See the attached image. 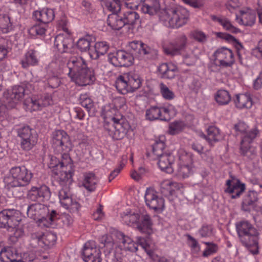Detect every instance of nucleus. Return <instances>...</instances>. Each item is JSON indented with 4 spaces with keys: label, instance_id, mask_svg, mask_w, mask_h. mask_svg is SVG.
Masks as SVG:
<instances>
[{
    "label": "nucleus",
    "instance_id": "40",
    "mask_svg": "<svg viewBox=\"0 0 262 262\" xmlns=\"http://www.w3.org/2000/svg\"><path fill=\"white\" fill-rule=\"evenodd\" d=\"M57 237L55 234L52 233H48L46 234L43 233L41 248L44 250H48L53 247L56 242Z\"/></svg>",
    "mask_w": 262,
    "mask_h": 262
},
{
    "label": "nucleus",
    "instance_id": "22",
    "mask_svg": "<svg viewBox=\"0 0 262 262\" xmlns=\"http://www.w3.org/2000/svg\"><path fill=\"white\" fill-rule=\"evenodd\" d=\"M152 222L150 216L147 214H142L140 216L137 228L142 233L145 234L146 238L151 234L152 231Z\"/></svg>",
    "mask_w": 262,
    "mask_h": 262
},
{
    "label": "nucleus",
    "instance_id": "63",
    "mask_svg": "<svg viewBox=\"0 0 262 262\" xmlns=\"http://www.w3.org/2000/svg\"><path fill=\"white\" fill-rule=\"evenodd\" d=\"M143 52L142 55H146V58L150 59H155L157 57V51L151 49L146 45L143 49Z\"/></svg>",
    "mask_w": 262,
    "mask_h": 262
},
{
    "label": "nucleus",
    "instance_id": "32",
    "mask_svg": "<svg viewBox=\"0 0 262 262\" xmlns=\"http://www.w3.org/2000/svg\"><path fill=\"white\" fill-rule=\"evenodd\" d=\"M107 23L113 30H119L125 26L122 16L119 15L117 13H112L108 15Z\"/></svg>",
    "mask_w": 262,
    "mask_h": 262
},
{
    "label": "nucleus",
    "instance_id": "42",
    "mask_svg": "<svg viewBox=\"0 0 262 262\" xmlns=\"http://www.w3.org/2000/svg\"><path fill=\"white\" fill-rule=\"evenodd\" d=\"M213 56L215 60H226L233 58V54L231 50L223 47L217 50Z\"/></svg>",
    "mask_w": 262,
    "mask_h": 262
},
{
    "label": "nucleus",
    "instance_id": "45",
    "mask_svg": "<svg viewBox=\"0 0 262 262\" xmlns=\"http://www.w3.org/2000/svg\"><path fill=\"white\" fill-rule=\"evenodd\" d=\"M79 103L89 113H94V104L93 100L86 94H81L79 97Z\"/></svg>",
    "mask_w": 262,
    "mask_h": 262
},
{
    "label": "nucleus",
    "instance_id": "5",
    "mask_svg": "<svg viewBox=\"0 0 262 262\" xmlns=\"http://www.w3.org/2000/svg\"><path fill=\"white\" fill-rule=\"evenodd\" d=\"M189 16V11L184 8L166 7L161 12L160 19L166 26L179 28L187 23Z\"/></svg>",
    "mask_w": 262,
    "mask_h": 262
},
{
    "label": "nucleus",
    "instance_id": "55",
    "mask_svg": "<svg viewBox=\"0 0 262 262\" xmlns=\"http://www.w3.org/2000/svg\"><path fill=\"white\" fill-rule=\"evenodd\" d=\"M160 92L163 98L166 100H172L174 97V94L172 91L164 83L160 84Z\"/></svg>",
    "mask_w": 262,
    "mask_h": 262
},
{
    "label": "nucleus",
    "instance_id": "7",
    "mask_svg": "<svg viewBox=\"0 0 262 262\" xmlns=\"http://www.w3.org/2000/svg\"><path fill=\"white\" fill-rule=\"evenodd\" d=\"M112 123L105 122L104 125L105 130L114 140H121L126 135L129 124L122 118L119 119L115 117L111 118Z\"/></svg>",
    "mask_w": 262,
    "mask_h": 262
},
{
    "label": "nucleus",
    "instance_id": "64",
    "mask_svg": "<svg viewBox=\"0 0 262 262\" xmlns=\"http://www.w3.org/2000/svg\"><path fill=\"white\" fill-rule=\"evenodd\" d=\"M190 36L193 39L200 42H204L206 40V36L202 31H194L191 32Z\"/></svg>",
    "mask_w": 262,
    "mask_h": 262
},
{
    "label": "nucleus",
    "instance_id": "25",
    "mask_svg": "<svg viewBox=\"0 0 262 262\" xmlns=\"http://www.w3.org/2000/svg\"><path fill=\"white\" fill-rule=\"evenodd\" d=\"M33 16L36 21L46 25L54 19L55 14L52 9L43 8L41 10L34 11Z\"/></svg>",
    "mask_w": 262,
    "mask_h": 262
},
{
    "label": "nucleus",
    "instance_id": "1",
    "mask_svg": "<svg viewBox=\"0 0 262 262\" xmlns=\"http://www.w3.org/2000/svg\"><path fill=\"white\" fill-rule=\"evenodd\" d=\"M67 65L69 70L68 76L77 85H90L96 80L94 70L88 67L85 60L82 57H72Z\"/></svg>",
    "mask_w": 262,
    "mask_h": 262
},
{
    "label": "nucleus",
    "instance_id": "31",
    "mask_svg": "<svg viewBox=\"0 0 262 262\" xmlns=\"http://www.w3.org/2000/svg\"><path fill=\"white\" fill-rule=\"evenodd\" d=\"M207 135L202 133L200 136L205 139L210 144L219 141L222 138L219 129L215 126H209L207 130Z\"/></svg>",
    "mask_w": 262,
    "mask_h": 262
},
{
    "label": "nucleus",
    "instance_id": "56",
    "mask_svg": "<svg viewBox=\"0 0 262 262\" xmlns=\"http://www.w3.org/2000/svg\"><path fill=\"white\" fill-rule=\"evenodd\" d=\"M193 162L192 156L190 154L183 152L179 156V165H192Z\"/></svg>",
    "mask_w": 262,
    "mask_h": 262
},
{
    "label": "nucleus",
    "instance_id": "61",
    "mask_svg": "<svg viewBox=\"0 0 262 262\" xmlns=\"http://www.w3.org/2000/svg\"><path fill=\"white\" fill-rule=\"evenodd\" d=\"M213 228L211 225H204L199 230V233L202 237H208L212 235Z\"/></svg>",
    "mask_w": 262,
    "mask_h": 262
},
{
    "label": "nucleus",
    "instance_id": "24",
    "mask_svg": "<svg viewBox=\"0 0 262 262\" xmlns=\"http://www.w3.org/2000/svg\"><path fill=\"white\" fill-rule=\"evenodd\" d=\"M158 72L161 78L171 79L178 72V67L171 63H163L158 67Z\"/></svg>",
    "mask_w": 262,
    "mask_h": 262
},
{
    "label": "nucleus",
    "instance_id": "46",
    "mask_svg": "<svg viewBox=\"0 0 262 262\" xmlns=\"http://www.w3.org/2000/svg\"><path fill=\"white\" fill-rule=\"evenodd\" d=\"M211 17L212 20L219 23L226 30L233 33H237L238 31V29L234 27L227 18L217 17L215 15H211Z\"/></svg>",
    "mask_w": 262,
    "mask_h": 262
},
{
    "label": "nucleus",
    "instance_id": "2",
    "mask_svg": "<svg viewBox=\"0 0 262 262\" xmlns=\"http://www.w3.org/2000/svg\"><path fill=\"white\" fill-rule=\"evenodd\" d=\"M236 231L242 244L249 249L253 254L258 252L259 233L258 230L248 221L241 220L235 224Z\"/></svg>",
    "mask_w": 262,
    "mask_h": 262
},
{
    "label": "nucleus",
    "instance_id": "62",
    "mask_svg": "<svg viewBox=\"0 0 262 262\" xmlns=\"http://www.w3.org/2000/svg\"><path fill=\"white\" fill-rule=\"evenodd\" d=\"M140 216L138 213H132L126 214L123 216V220L124 222L127 225H130L133 224H137L140 219Z\"/></svg>",
    "mask_w": 262,
    "mask_h": 262
},
{
    "label": "nucleus",
    "instance_id": "18",
    "mask_svg": "<svg viewBox=\"0 0 262 262\" xmlns=\"http://www.w3.org/2000/svg\"><path fill=\"white\" fill-rule=\"evenodd\" d=\"M226 188L224 191L231 194V198L233 199L239 198L245 191L246 185L239 179L231 177V179L226 181Z\"/></svg>",
    "mask_w": 262,
    "mask_h": 262
},
{
    "label": "nucleus",
    "instance_id": "21",
    "mask_svg": "<svg viewBox=\"0 0 262 262\" xmlns=\"http://www.w3.org/2000/svg\"><path fill=\"white\" fill-rule=\"evenodd\" d=\"M139 6L143 13L150 16H154L160 12V16L164 9H161L159 0H142Z\"/></svg>",
    "mask_w": 262,
    "mask_h": 262
},
{
    "label": "nucleus",
    "instance_id": "12",
    "mask_svg": "<svg viewBox=\"0 0 262 262\" xmlns=\"http://www.w3.org/2000/svg\"><path fill=\"white\" fill-rule=\"evenodd\" d=\"M20 221V212L17 210L8 209L0 211V228H14Z\"/></svg>",
    "mask_w": 262,
    "mask_h": 262
},
{
    "label": "nucleus",
    "instance_id": "35",
    "mask_svg": "<svg viewBox=\"0 0 262 262\" xmlns=\"http://www.w3.org/2000/svg\"><path fill=\"white\" fill-rule=\"evenodd\" d=\"M234 103L236 107L239 109L250 108L252 105V99L247 94L236 95Z\"/></svg>",
    "mask_w": 262,
    "mask_h": 262
},
{
    "label": "nucleus",
    "instance_id": "13",
    "mask_svg": "<svg viewBox=\"0 0 262 262\" xmlns=\"http://www.w3.org/2000/svg\"><path fill=\"white\" fill-rule=\"evenodd\" d=\"M18 136L21 138V148L26 151L31 150L37 143L38 136L36 132L29 126H24L18 130Z\"/></svg>",
    "mask_w": 262,
    "mask_h": 262
},
{
    "label": "nucleus",
    "instance_id": "37",
    "mask_svg": "<svg viewBox=\"0 0 262 262\" xmlns=\"http://www.w3.org/2000/svg\"><path fill=\"white\" fill-rule=\"evenodd\" d=\"M182 186L181 184L165 180L161 183L160 189L163 194L167 195V193H168L172 195L174 193V189H179Z\"/></svg>",
    "mask_w": 262,
    "mask_h": 262
},
{
    "label": "nucleus",
    "instance_id": "43",
    "mask_svg": "<svg viewBox=\"0 0 262 262\" xmlns=\"http://www.w3.org/2000/svg\"><path fill=\"white\" fill-rule=\"evenodd\" d=\"M214 97L216 102L219 105L227 104L231 100V97L228 92L224 90H219Z\"/></svg>",
    "mask_w": 262,
    "mask_h": 262
},
{
    "label": "nucleus",
    "instance_id": "41",
    "mask_svg": "<svg viewBox=\"0 0 262 262\" xmlns=\"http://www.w3.org/2000/svg\"><path fill=\"white\" fill-rule=\"evenodd\" d=\"M161 109L157 106H153L147 110L146 112V118L147 119L152 121L160 119L166 120V117L161 115Z\"/></svg>",
    "mask_w": 262,
    "mask_h": 262
},
{
    "label": "nucleus",
    "instance_id": "8",
    "mask_svg": "<svg viewBox=\"0 0 262 262\" xmlns=\"http://www.w3.org/2000/svg\"><path fill=\"white\" fill-rule=\"evenodd\" d=\"M142 81L139 75L129 74L126 76H120L116 82V88L122 94L133 92L141 85Z\"/></svg>",
    "mask_w": 262,
    "mask_h": 262
},
{
    "label": "nucleus",
    "instance_id": "39",
    "mask_svg": "<svg viewBox=\"0 0 262 262\" xmlns=\"http://www.w3.org/2000/svg\"><path fill=\"white\" fill-rule=\"evenodd\" d=\"M240 13L241 16L239 17V22L241 24L245 26H251L254 24L256 18L254 13L250 11L244 12L243 11H241ZM236 19H239L237 15H236Z\"/></svg>",
    "mask_w": 262,
    "mask_h": 262
},
{
    "label": "nucleus",
    "instance_id": "60",
    "mask_svg": "<svg viewBox=\"0 0 262 262\" xmlns=\"http://www.w3.org/2000/svg\"><path fill=\"white\" fill-rule=\"evenodd\" d=\"M71 202L68 206H63L65 208L69 209L71 213L75 215H78L79 213V209H80V205L76 201L71 200Z\"/></svg>",
    "mask_w": 262,
    "mask_h": 262
},
{
    "label": "nucleus",
    "instance_id": "28",
    "mask_svg": "<svg viewBox=\"0 0 262 262\" xmlns=\"http://www.w3.org/2000/svg\"><path fill=\"white\" fill-rule=\"evenodd\" d=\"M115 234L119 242L123 244L124 249L126 250L133 252H135L138 250V244L134 242L129 237L125 235L120 231H116Z\"/></svg>",
    "mask_w": 262,
    "mask_h": 262
},
{
    "label": "nucleus",
    "instance_id": "6",
    "mask_svg": "<svg viewBox=\"0 0 262 262\" xmlns=\"http://www.w3.org/2000/svg\"><path fill=\"white\" fill-rule=\"evenodd\" d=\"M33 90L34 86L29 82L14 86L11 91L5 94L4 102L6 107L8 109L14 108L25 95H28Z\"/></svg>",
    "mask_w": 262,
    "mask_h": 262
},
{
    "label": "nucleus",
    "instance_id": "15",
    "mask_svg": "<svg viewBox=\"0 0 262 262\" xmlns=\"http://www.w3.org/2000/svg\"><path fill=\"white\" fill-rule=\"evenodd\" d=\"M108 60L115 67H128L133 63V55L124 50L108 54Z\"/></svg>",
    "mask_w": 262,
    "mask_h": 262
},
{
    "label": "nucleus",
    "instance_id": "33",
    "mask_svg": "<svg viewBox=\"0 0 262 262\" xmlns=\"http://www.w3.org/2000/svg\"><path fill=\"white\" fill-rule=\"evenodd\" d=\"M109 46L106 42L100 41L95 43L94 49L90 50L89 54L91 58L98 59L100 55L105 54L108 51Z\"/></svg>",
    "mask_w": 262,
    "mask_h": 262
},
{
    "label": "nucleus",
    "instance_id": "52",
    "mask_svg": "<svg viewBox=\"0 0 262 262\" xmlns=\"http://www.w3.org/2000/svg\"><path fill=\"white\" fill-rule=\"evenodd\" d=\"M104 5L112 13H118L121 10L120 0H104Z\"/></svg>",
    "mask_w": 262,
    "mask_h": 262
},
{
    "label": "nucleus",
    "instance_id": "11",
    "mask_svg": "<svg viewBox=\"0 0 262 262\" xmlns=\"http://www.w3.org/2000/svg\"><path fill=\"white\" fill-rule=\"evenodd\" d=\"M52 145L57 152L67 154L72 149V143L68 135L63 130H58L53 133Z\"/></svg>",
    "mask_w": 262,
    "mask_h": 262
},
{
    "label": "nucleus",
    "instance_id": "50",
    "mask_svg": "<svg viewBox=\"0 0 262 262\" xmlns=\"http://www.w3.org/2000/svg\"><path fill=\"white\" fill-rule=\"evenodd\" d=\"M43 233L42 232H33L30 234L29 245L33 248H41V243Z\"/></svg>",
    "mask_w": 262,
    "mask_h": 262
},
{
    "label": "nucleus",
    "instance_id": "47",
    "mask_svg": "<svg viewBox=\"0 0 262 262\" xmlns=\"http://www.w3.org/2000/svg\"><path fill=\"white\" fill-rule=\"evenodd\" d=\"M217 36L223 39H225L227 40L232 41L235 43V47L237 50V55L239 58H241V54L239 53V51L244 48V47L241 44V42H239V41L236 39L234 36L232 35L227 34V33H224L222 32H218L216 33Z\"/></svg>",
    "mask_w": 262,
    "mask_h": 262
},
{
    "label": "nucleus",
    "instance_id": "16",
    "mask_svg": "<svg viewBox=\"0 0 262 262\" xmlns=\"http://www.w3.org/2000/svg\"><path fill=\"white\" fill-rule=\"evenodd\" d=\"M146 205L157 212H162L164 208V200L151 188H147L144 196Z\"/></svg>",
    "mask_w": 262,
    "mask_h": 262
},
{
    "label": "nucleus",
    "instance_id": "29",
    "mask_svg": "<svg viewBox=\"0 0 262 262\" xmlns=\"http://www.w3.org/2000/svg\"><path fill=\"white\" fill-rule=\"evenodd\" d=\"M98 182L99 179L94 173L84 174L82 185L89 192H93L96 190Z\"/></svg>",
    "mask_w": 262,
    "mask_h": 262
},
{
    "label": "nucleus",
    "instance_id": "9",
    "mask_svg": "<svg viewBox=\"0 0 262 262\" xmlns=\"http://www.w3.org/2000/svg\"><path fill=\"white\" fill-rule=\"evenodd\" d=\"M73 43L72 39L68 36L59 34L56 36L54 40V46L58 53L56 55V62H68L70 57V52Z\"/></svg>",
    "mask_w": 262,
    "mask_h": 262
},
{
    "label": "nucleus",
    "instance_id": "17",
    "mask_svg": "<svg viewBox=\"0 0 262 262\" xmlns=\"http://www.w3.org/2000/svg\"><path fill=\"white\" fill-rule=\"evenodd\" d=\"M47 210L46 206L41 203L32 204L27 207V215L29 217L42 223L43 226H47V224L44 223L47 220L45 215L47 214Z\"/></svg>",
    "mask_w": 262,
    "mask_h": 262
},
{
    "label": "nucleus",
    "instance_id": "49",
    "mask_svg": "<svg viewBox=\"0 0 262 262\" xmlns=\"http://www.w3.org/2000/svg\"><path fill=\"white\" fill-rule=\"evenodd\" d=\"M24 104L27 105L28 108L33 111L39 110L42 108L39 98L35 96L26 99L24 101Z\"/></svg>",
    "mask_w": 262,
    "mask_h": 262
},
{
    "label": "nucleus",
    "instance_id": "59",
    "mask_svg": "<svg viewBox=\"0 0 262 262\" xmlns=\"http://www.w3.org/2000/svg\"><path fill=\"white\" fill-rule=\"evenodd\" d=\"M204 244L207 245V247L203 253V256L204 257H207L218 250L217 245L213 243L205 242Z\"/></svg>",
    "mask_w": 262,
    "mask_h": 262
},
{
    "label": "nucleus",
    "instance_id": "20",
    "mask_svg": "<svg viewBox=\"0 0 262 262\" xmlns=\"http://www.w3.org/2000/svg\"><path fill=\"white\" fill-rule=\"evenodd\" d=\"M187 45V37L185 34H181L176 38L170 47L164 49V52L166 54L171 56L180 55L185 50Z\"/></svg>",
    "mask_w": 262,
    "mask_h": 262
},
{
    "label": "nucleus",
    "instance_id": "4",
    "mask_svg": "<svg viewBox=\"0 0 262 262\" xmlns=\"http://www.w3.org/2000/svg\"><path fill=\"white\" fill-rule=\"evenodd\" d=\"M32 177V172L26 166H13L9 169L8 174L4 177V182L7 189H15L28 185Z\"/></svg>",
    "mask_w": 262,
    "mask_h": 262
},
{
    "label": "nucleus",
    "instance_id": "58",
    "mask_svg": "<svg viewBox=\"0 0 262 262\" xmlns=\"http://www.w3.org/2000/svg\"><path fill=\"white\" fill-rule=\"evenodd\" d=\"M100 242L103 245L101 248L106 247L107 250L110 251L114 247V242L111 236L105 234L101 236Z\"/></svg>",
    "mask_w": 262,
    "mask_h": 262
},
{
    "label": "nucleus",
    "instance_id": "53",
    "mask_svg": "<svg viewBox=\"0 0 262 262\" xmlns=\"http://www.w3.org/2000/svg\"><path fill=\"white\" fill-rule=\"evenodd\" d=\"M10 17L7 15H0V29L4 33H8L11 29Z\"/></svg>",
    "mask_w": 262,
    "mask_h": 262
},
{
    "label": "nucleus",
    "instance_id": "44",
    "mask_svg": "<svg viewBox=\"0 0 262 262\" xmlns=\"http://www.w3.org/2000/svg\"><path fill=\"white\" fill-rule=\"evenodd\" d=\"M92 36L87 35L84 37L79 39L77 42V48L81 52H86L87 51L90 52V50H92L90 49V46L92 41Z\"/></svg>",
    "mask_w": 262,
    "mask_h": 262
},
{
    "label": "nucleus",
    "instance_id": "36",
    "mask_svg": "<svg viewBox=\"0 0 262 262\" xmlns=\"http://www.w3.org/2000/svg\"><path fill=\"white\" fill-rule=\"evenodd\" d=\"M122 17L125 25H129L132 28L140 22L139 15L136 11L127 10L124 12Z\"/></svg>",
    "mask_w": 262,
    "mask_h": 262
},
{
    "label": "nucleus",
    "instance_id": "23",
    "mask_svg": "<svg viewBox=\"0 0 262 262\" xmlns=\"http://www.w3.org/2000/svg\"><path fill=\"white\" fill-rule=\"evenodd\" d=\"M72 180V178H69L68 181L65 182H58L62 188L59 190L58 197L60 203L61 205L68 206L72 200L71 198V193L70 190L69 185L71 183Z\"/></svg>",
    "mask_w": 262,
    "mask_h": 262
},
{
    "label": "nucleus",
    "instance_id": "14",
    "mask_svg": "<svg viewBox=\"0 0 262 262\" xmlns=\"http://www.w3.org/2000/svg\"><path fill=\"white\" fill-rule=\"evenodd\" d=\"M51 195L49 187L43 184L32 186L27 192V198L31 201L40 203L48 201Z\"/></svg>",
    "mask_w": 262,
    "mask_h": 262
},
{
    "label": "nucleus",
    "instance_id": "34",
    "mask_svg": "<svg viewBox=\"0 0 262 262\" xmlns=\"http://www.w3.org/2000/svg\"><path fill=\"white\" fill-rule=\"evenodd\" d=\"M146 45L140 41L134 40L128 43L127 48L130 54L133 55L134 59L142 56L143 49Z\"/></svg>",
    "mask_w": 262,
    "mask_h": 262
},
{
    "label": "nucleus",
    "instance_id": "26",
    "mask_svg": "<svg viewBox=\"0 0 262 262\" xmlns=\"http://www.w3.org/2000/svg\"><path fill=\"white\" fill-rule=\"evenodd\" d=\"M260 191H256L254 190H249L248 192L243 200L242 204L243 210L250 212L254 208L255 203L258 200V193Z\"/></svg>",
    "mask_w": 262,
    "mask_h": 262
},
{
    "label": "nucleus",
    "instance_id": "19",
    "mask_svg": "<svg viewBox=\"0 0 262 262\" xmlns=\"http://www.w3.org/2000/svg\"><path fill=\"white\" fill-rule=\"evenodd\" d=\"M82 254L85 262H101V252L97 249L94 242H89L85 244Z\"/></svg>",
    "mask_w": 262,
    "mask_h": 262
},
{
    "label": "nucleus",
    "instance_id": "38",
    "mask_svg": "<svg viewBox=\"0 0 262 262\" xmlns=\"http://www.w3.org/2000/svg\"><path fill=\"white\" fill-rule=\"evenodd\" d=\"M38 59L36 55V51L31 50L28 51L25 58L21 60V64L23 68L27 69L29 66H34L38 64Z\"/></svg>",
    "mask_w": 262,
    "mask_h": 262
},
{
    "label": "nucleus",
    "instance_id": "54",
    "mask_svg": "<svg viewBox=\"0 0 262 262\" xmlns=\"http://www.w3.org/2000/svg\"><path fill=\"white\" fill-rule=\"evenodd\" d=\"M192 173V169L191 165H179L178 169V175L184 179L188 177Z\"/></svg>",
    "mask_w": 262,
    "mask_h": 262
},
{
    "label": "nucleus",
    "instance_id": "51",
    "mask_svg": "<svg viewBox=\"0 0 262 262\" xmlns=\"http://www.w3.org/2000/svg\"><path fill=\"white\" fill-rule=\"evenodd\" d=\"M185 124L181 121H174L169 124L168 133L170 135H175L182 132L184 128Z\"/></svg>",
    "mask_w": 262,
    "mask_h": 262
},
{
    "label": "nucleus",
    "instance_id": "10",
    "mask_svg": "<svg viewBox=\"0 0 262 262\" xmlns=\"http://www.w3.org/2000/svg\"><path fill=\"white\" fill-rule=\"evenodd\" d=\"M258 133L257 129L254 128L242 137L239 152L241 156L247 159H252L256 156V150L254 147L251 146L250 143Z\"/></svg>",
    "mask_w": 262,
    "mask_h": 262
},
{
    "label": "nucleus",
    "instance_id": "48",
    "mask_svg": "<svg viewBox=\"0 0 262 262\" xmlns=\"http://www.w3.org/2000/svg\"><path fill=\"white\" fill-rule=\"evenodd\" d=\"M165 149V144L163 140L157 139L152 145V152L154 156L158 157L165 155L164 150Z\"/></svg>",
    "mask_w": 262,
    "mask_h": 262
},
{
    "label": "nucleus",
    "instance_id": "30",
    "mask_svg": "<svg viewBox=\"0 0 262 262\" xmlns=\"http://www.w3.org/2000/svg\"><path fill=\"white\" fill-rule=\"evenodd\" d=\"M0 249V260L2 262H9L19 254L16 248L11 246H4L3 244Z\"/></svg>",
    "mask_w": 262,
    "mask_h": 262
},
{
    "label": "nucleus",
    "instance_id": "57",
    "mask_svg": "<svg viewBox=\"0 0 262 262\" xmlns=\"http://www.w3.org/2000/svg\"><path fill=\"white\" fill-rule=\"evenodd\" d=\"M127 156L123 155L122 156L121 160L120 162L119 166L118 167L115 168L110 174L109 176V182L112 181L120 172L121 170L125 166L127 162Z\"/></svg>",
    "mask_w": 262,
    "mask_h": 262
},
{
    "label": "nucleus",
    "instance_id": "3",
    "mask_svg": "<svg viewBox=\"0 0 262 262\" xmlns=\"http://www.w3.org/2000/svg\"><path fill=\"white\" fill-rule=\"evenodd\" d=\"M48 166L57 182H65L72 178L74 172L73 164L69 155L63 153L61 161L55 157L51 158Z\"/></svg>",
    "mask_w": 262,
    "mask_h": 262
},
{
    "label": "nucleus",
    "instance_id": "27",
    "mask_svg": "<svg viewBox=\"0 0 262 262\" xmlns=\"http://www.w3.org/2000/svg\"><path fill=\"white\" fill-rule=\"evenodd\" d=\"M159 159L158 164L160 168L168 173H171L173 171V164L174 157L170 154H165L157 157Z\"/></svg>",
    "mask_w": 262,
    "mask_h": 262
}]
</instances>
